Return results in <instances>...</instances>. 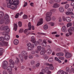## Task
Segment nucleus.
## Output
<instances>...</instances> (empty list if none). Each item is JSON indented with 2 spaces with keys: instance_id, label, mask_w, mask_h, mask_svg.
Here are the masks:
<instances>
[{
  "instance_id": "obj_1",
  "label": "nucleus",
  "mask_w": 74,
  "mask_h": 74,
  "mask_svg": "<svg viewBox=\"0 0 74 74\" xmlns=\"http://www.w3.org/2000/svg\"><path fill=\"white\" fill-rule=\"evenodd\" d=\"M14 1V0H12L11 2L7 3V6L8 8H10L11 7V5H12V4H14L16 5H18L19 4V1Z\"/></svg>"
},
{
  "instance_id": "obj_2",
  "label": "nucleus",
  "mask_w": 74,
  "mask_h": 74,
  "mask_svg": "<svg viewBox=\"0 0 74 74\" xmlns=\"http://www.w3.org/2000/svg\"><path fill=\"white\" fill-rule=\"evenodd\" d=\"M2 34L3 36H5L4 37V39L8 41L10 39V36L7 35V32H4L2 33Z\"/></svg>"
},
{
  "instance_id": "obj_3",
  "label": "nucleus",
  "mask_w": 74,
  "mask_h": 74,
  "mask_svg": "<svg viewBox=\"0 0 74 74\" xmlns=\"http://www.w3.org/2000/svg\"><path fill=\"white\" fill-rule=\"evenodd\" d=\"M31 41L32 43H34V45L36 46L40 43L39 41L36 42V39L34 38V36H33L31 37Z\"/></svg>"
},
{
  "instance_id": "obj_4",
  "label": "nucleus",
  "mask_w": 74,
  "mask_h": 74,
  "mask_svg": "<svg viewBox=\"0 0 74 74\" xmlns=\"http://www.w3.org/2000/svg\"><path fill=\"white\" fill-rule=\"evenodd\" d=\"M41 71L43 73H44L45 72V73H47L48 74H49L51 73V72L49 71V68L47 67H45V69H42Z\"/></svg>"
},
{
  "instance_id": "obj_5",
  "label": "nucleus",
  "mask_w": 74,
  "mask_h": 74,
  "mask_svg": "<svg viewBox=\"0 0 74 74\" xmlns=\"http://www.w3.org/2000/svg\"><path fill=\"white\" fill-rule=\"evenodd\" d=\"M28 26V29H25L24 31V33H27V30H30L32 29V25H31V23L30 22L29 23Z\"/></svg>"
},
{
  "instance_id": "obj_6",
  "label": "nucleus",
  "mask_w": 74,
  "mask_h": 74,
  "mask_svg": "<svg viewBox=\"0 0 74 74\" xmlns=\"http://www.w3.org/2000/svg\"><path fill=\"white\" fill-rule=\"evenodd\" d=\"M0 46L3 47H7L8 46V42L5 41H3L2 42H0Z\"/></svg>"
},
{
  "instance_id": "obj_7",
  "label": "nucleus",
  "mask_w": 74,
  "mask_h": 74,
  "mask_svg": "<svg viewBox=\"0 0 74 74\" xmlns=\"http://www.w3.org/2000/svg\"><path fill=\"white\" fill-rule=\"evenodd\" d=\"M3 65L2 66V68L4 70H6L7 69V66L8 64V62L7 61H5L3 62Z\"/></svg>"
},
{
  "instance_id": "obj_8",
  "label": "nucleus",
  "mask_w": 74,
  "mask_h": 74,
  "mask_svg": "<svg viewBox=\"0 0 74 74\" xmlns=\"http://www.w3.org/2000/svg\"><path fill=\"white\" fill-rule=\"evenodd\" d=\"M68 32H69L70 35H71L73 34L72 32H74V27H71L68 30Z\"/></svg>"
},
{
  "instance_id": "obj_9",
  "label": "nucleus",
  "mask_w": 74,
  "mask_h": 74,
  "mask_svg": "<svg viewBox=\"0 0 74 74\" xmlns=\"http://www.w3.org/2000/svg\"><path fill=\"white\" fill-rule=\"evenodd\" d=\"M8 28V26H6L4 27H3V26H1L0 28V29L1 30H4L5 31V30H7V29Z\"/></svg>"
},
{
  "instance_id": "obj_10",
  "label": "nucleus",
  "mask_w": 74,
  "mask_h": 74,
  "mask_svg": "<svg viewBox=\"0 0 74 74\" xmlns=\"http://www.w3.org/2000/svg\"><path fill=\"white\" fill-rule=\"evenodd\" d=\"M46 66H49V68L50 69V70H52L53 69V66H52V64H51L46 63Z\"/></svg>"
},
{
  "instance_id": "obj_11",
  "label": "nucleus",
  "mask_w": 74,
  "mask_h": 74,
  "mask_svg": "<svg viewBox=\"0 0 74 74\" xmlns=\"http://www.w3.org/2000/svg\"><path fill=\"white\" fill-rule=\"evenodd\" d=\"M41 50V46H39L37 47V49L36 51V52L37 53H38Z\"/></svg>"
},
{
  "instance_id": "obj_12",
  "label": "nucleus",
  "mask_w": 74,
  "mask_h": 74,
  "mask_svg": "<svg viewBox=\"0 0 74 74\" xmlns=\"http://www.w3.org/2000/svg\"><path fill=\"white\" fill-rule=\"evenodd\" d=\"M14 5H12L11 7L10 8L12 10H16V8H17V5H15V4H13Z\"/></svg>"
},
{
  "instance_id": "obj_13",
  "label": "nucleus",
  "mask_w": 74,
  "mask_h": 74,
  "mask_svg": "<svg viewBox=\"0 0 74 74\" xmlns=\"http://www.w3.org/2000/svg\"><path fill=\"white\" fill-rule=\"evenodd\" d=\"M65 56L66 58H70L72 56V55L71 53L67 52V53H66L65 54Z\"/></svg>"
},
{
  "instance_id": "obj_14",
  "label": "nucleus",
  "mask_w": 74,
  "mask_h": 74,
  "mask_svg": "<svg viewBox=\"0 0 74 74\" xmlns=\"http://www.w3.org/2000/svg\"><path fill=\"white\" fill-rule=\"evenodd\" d=\"M43 20H42V18H40L37 24V26H40V25H41L42 24V23H43V22H42Z\"/></svg>"
},
{
  "instance_id": "obj_15",
  "label": "nucleus",
  "mask_w": 74,
  "mask_h": 74,
  "mask_svg": "<svg viewBox=\"0 0 74 74\" xmlns=\"http://www.w3.org/2000/svg\"><path fill=\"white\" fill-rule=\"evenodd\" d=\"M67 28L65 26H64L62 28V31L63 32H67Z\"/></svg>"
},
{
  "instance_id": "obj_16",
  "label": "nucleus",
  "mask_w": 74,
  "mask_h": 74,
  "mask_svg": "<svg viewBox=\"0 0 74 74\" xmlns=\"http://www.w3.org/2000/svg\"><path fill=\"white\" fill-rule=\"evenodd\" d=\"M60 7V4L57 3H54L53 6V8H58V7Z\"/></svg>"
},
{
  "instance_id": "obj_17",
  "label": "nucleus",
  "mask_w": 74,
  "mask_h": 74,
  "mask_svg": "<svg viewBox=\"0 0 74 74\" xmlns=\"http://www.w3.org/2000/svg\"><path fill=\"white\" fill-rule=\"evenodd\" d=\"M3 18L4 20H7L9 19V16L7 14H5L4 15Z\"/></svg>"
},
{
  "instance_id": "obj_18",
  "label": "nucleus",
  "mask_w": 74,
  "mask_h": 74,
  "mask_svg": "<svg viewBox=\"0 0 74 74\" xmlns=\"http://www.w3.org/2000/svg\"><path fill=\"white\" fill-rule=\"evenodd\" d=\"M59 11L60 12H64V8L62 6L60 7L59 8Z\"/></svg>"
},
{
  "instance_id": "obj_19",
  "label": "nucleus",
  "mask_w": 74,
  "mask_h": 74,
  "mask_svg": "<svg viewBox=\"0 0 74 74\" xmlns=\"http://www.w3.org/2000/svg\"><path fill=\"white\" fill-rule=\"evenodd\" d=\"M52 13L50 11V12H47L46 13V16H48L49 17H51Z\"/></svg>"
},
{
  "instance_id": "obj_20",
  "label": "nucleus",
  "mask_w": 74,
  "mask_h": 74,
  "mask_svg": "<svg viewBox=\"0 0 74 74\" xmlns=\"http://www.w3.org/2000/svg\"><path fill=\"white\" fill-rule=\"evenodd\" d=\"M45 19L47 22H49V21H51V17L46 16L45 17Z\"/></svg>"
},
{
  "instance_id": "obj_21",
  "label": "nucleus",
  "mask_w": 74,
  "mask_h": 74,
  "mask_svg": "<svg viewBox=\"0 0 74 74\" xmlns=\"http://www.w3.org/2000/svg\"><path fill=\"white\" fill-rule=\"evenodd\" d=\"M21 54L23 56H25V55H27V53L25 51H23L21 52Z\"/></svg>"
},
{
  "instance_id": "obj_22",
  "label": "nucleus",
  "mask_w": 74,
  "mask_h": 74,
  "mask_svg": "<svg viewBox=\"0 0 74 74\" xmlns=\"http://www.w3.org/2000/svg\"><path fill=\"white\" fill-rule=\"evenodd\" d=\"M4 15V13L3 12H0V19L3 17Z\"/></svg>"
},
{
  "instance_id": "obj_23",
  "label": "nucleus",
  "mask_w": 74,
  "mask_h": 74,
  "mask_svg": "<svg viewBox=\"0 0 74 74\" xmlns=\"http://www.w3.org/2000/svg\"><path fill=\"white\" fill-rule=\"evenodd\" d=\"M71 21V20L70 18L69 17H66V21H67V22H70Z\"/></svg>"
},
{
  "instance_id": "obj_24",
  "label": "nucleus",
  "mask_w": 74,
  "mask_h": 74,
  "mask_svg": "<svg viewBox=\"0 0 74 74\" xmlns=\"http://www.w3.org/2000/svg\"><path fill=\"white\" fill-rule=\"evenodd\" d=\"M14 45H17L19 43V40L18 39H15L14 40Z\"/></svg>"
},
{
  "instance_id": "obj_25",
  "label": "nucleus",
  "mask_w": 74,
  "mask_h": 74,
  "mask_svg": "<svg viewBox=\"0 0 74 74\" xmlns=\"http://www.w3.org/2000/svg\"><path fill=\"white\" fill-rule=\"evenodd\" d=\"M12 70V69L10 66H8L7 67V70L9 72H11Z\"/></svg>"
},
{
  "instance_id": "obj_26",
  "label": "nucleus",
  "mask_w": 74,
  "mask_h": 74,
  "mask_svg": "<svg viewBox=\"0 0 74 74\" xmlns=\"http://www.w3.org/2000/svg\"><path fill=\"white\" fill-rule=\"evenodd\" d=\"M47 52L48 55H50L52 52V50L51 49H48L47 50Z\"/></svg>"
},
{
  "instance_id": "obj_27",
  "label": "nucleus",
  "mask_w": 74,
  "mask_h": 74,
  "mask_svg": "<svg viewBox=\"0 0 74 74\" xmlns=\"http://www.w3.org/2000/svg\"><path fill=\"white\" fill-rule=\"evenodd\" d=\"M42 57L45 59L47 60L48 58V56L47 54H44L42 56Z\"/></svg>"
},
{
  "instance_id": "obj_28",
  "label": "nucleus",
  "mask_w": 74,
  "mask_h": 74,
  "mask_svg": "<svg viewBox=\"0 0 74 74\" xmlns=\"http://www.w3.org/2000/svg\"><path fill=\"white\" fill-rule=\"evenodd\" d=\"M14 29L15 31H16V30L17 29V28L18 27V25L16 24H15L14 25Z\"/></svg>"
},
{
  "instance_id": "obj_29",
  "label": "nucleus",
  "mask_w": 74,
  "mask_h": 74,
  "mask_svg": "<svg viewBox=\"0 0 74 74\" xmlns=\"http://www.w3.org/2000/svg\"><path fill=\"white\" fill-rule=\"evenodd\" d=\"M5 23L6 25L9 24V23H10V21L8 20V19L7 20H5Z\"/></svg>"
},
{
  "instance_id": "obj_30",
  "label": "nucleus",
  "mask_w": 74,
  "mask_h": 74,
  "mask_svg": "<svg viewBox=\"0 0 74 74\" xmlns=\"http://www.w3.org/2000/svg\"><path fill=\"white\" fill-rule=\"evenodd\" d=\"M48 60L49 62H52L53 60V57H50L49 58Z\"/></svg>"
},
{
  "instance_id": "obj_31",
  "label": "nucleus",
  "mask_w": 74,
  "mask_h": 74,
  "mask_svg": "<svg viewBox=\"0 0 74 74\" xmlns=\"http://www.w3.org/2000/svg\"><path fill=\"white\" fill-rule=\"evenodd\" d=\"M4 22H5V20L1 19L0 21V24L2 25V24H3L4 23Z\"/></svg>"
},
{
  "instance_id": "obj_32",
  "label": "nucleus",
  "mask_w": 74,
  "mask_h": 74,
  "mask_svg": "<svg viewBox=\"0 0 74 74\" xmlns=\"http://www.w3.org/2000/svg\"><path fill=\"white\" fill-rule=\"evenodd\" d=\"M68 11L70 12H72L73 11V10L72 8H68L67 10Z\"/></svg>"
},
{
  "instance_id": "obj_33",
  "label": "nucleus",
  "mask_w": 74,
  "mask_h": 74,
  "mask_svg": "<svg viewBox=\"0 0 74 74\" xmlns=\"http://www.w3.org/2000/svg\"><path fill=\"white\" fill-rule=\"evenodd\" d=\"M72 26V23H69L67 25V27H70V26Z\"/></svg>"
},
{
  "instance_id": "obj_34",
  "label": "nucleus",
  "mask_w": 74,
  "mask_h": 74,
  "mask_svg": "<svg viewBox=\"0 0 74 74\" xmlns=\"http://www.w3.org/2000/svg\"><path fill=\"white\" fill-rule=\"evenodd\" d=\"M48 28V25H44V29L45 30H46Z\"/></svg>"
},
{
  "instance_id": "obj_35",
  "label": "nucleus",
  "mask_w": 74,
  "mask_h": 74,
  "mask_svg": "<svg viewBox=\"0 0 74 74\" xmlns=\"http://www.w3.org/2000/svg\"><path fill=\"white\" fill-rule=\"evenodd\" d=\"M23 18L24 19H27V16L25 14L23 16Z\"/></svg>"
},
{
  "instance_id": "obj_36",
  "label": "nucleus",
  "mask_w": 74,
  "mask_h": 74,
  "mask_svg": "<svg viewBox=\"0 0 74 74\" xmlns=\"http://www.w3.org/2000/svg\"><path fill=\"white\" fill-rule=\"evenodd\" d=\"M18 26L19 27H21L22 25V22H21V21H18Z\"/></svg>"
},
{
  "instance_id": "obj_37",
  "label": "nucleus",
  "mask_w": 74,
  "mask_h": 74,
  "mask_svg": "<svg viewBox=\"0 0 74 74\" xmlns=\"http://www.w3.org/2000/svg\"><path fill=\"white\" fill-rule=\"evenodd\" d=\"M9 62L11 64H14V62L11 59L9 60Z\"/></svg>"
},
{
  "instance_id": "obj_38",
  "label": "nucleus",
  "mask_w": 74,
  "mask_h": 74,
  "mask_svg": "<svg viewBox=\"0 0 74 74\" xmlns=\"http://www.w3.org/2000/svg\"><path fill=\"white\" fill-rule=\"evenodd\" d=\"M46 43H42V45L44 47H47V44Z\"/></svg>"
},
{
  "instance_id": "obj_39",
  "label": "nucleus",
  "mask_w": 74,
  "mask_h": 74,
  "mask_svg": "<svg viewBox=\"0 0 74 74\" xmlns=\"http://www.w3.org/2000/svg\"><path fill=\"white\" fill-rule=\"evenodd\" d=\"M49 3L50 4H53L54 3V1L52 0H50L49 1Z\"/></svg>"
},
{
  "instance_id": "obj_40",
  "label": "nucleus",
  "mask_w": 74,
  "mask_h": 74,
  "mask_svg": "<svg viewBox=\"0 0 74 74\" xmlns=\"http://www.w3.org/2000/svg\"><path fill=\"white\" fill-rule=\"evenodd\" d=\"M66 73H69L70 71V68L67 67L66 69Z\"/></svg>"
},
{
  "instance_id": "obj_41",
  "label": "nucleus",
  "mask_w": 74,
  "mask_h": 74,
  "mask_svg": "<svg viewBox=\"0 0 74 74\" xmlns=\"http://www.w3.org/2000/svg\"><path fill=\"white\" fill-rule=\"evenodd\" d=\"M23 29L21 28L20 29V30L19 31V32L20 33H23Z\"/></svg>"
},
{
  "instance_id": "obj_42",
  "label": "nucleus",
  "mask_w": 74,
  "mask_h": 74,
  "mask_svg": "<svg viewBox=\"0 0 74 74\" xmlns=\"http://www.w3.org/2000/svg\"><path fill=\"white\" fill-rule=\"evenodd\" d=\"M3 74H8V72L7 71H6V70H5L3 71Z\"/></svg>"
},
{
  "instance_id": "obj_43",
  "label": "nucleus",
  "mask_w": 74,
  "mask_h": 74,
  "mask_svg": "<svg viewBox=\"0 0 74 74\" xmlns=\"http://www.w3.org/2000/svg\"><path fill=\"white\" fill-rule=\"evenodd\" d=\"M34 63H35V62L34 60H32L31 62V64L32 65H33V64H34Z\"/></svg>"
},
{
  "instance_id": "obj_44",
  "label": "nucleus",
  "mask_w": 74,
  "mask_h": 74,
  "mask_svg": "<svg viewBox=\"0 0 74 74\" xmlns=\"http://www.w3.org/2000/svg\"><path fill=\"white\" fill-rule=\"evenodd\" d=\"M69 7V4H66L65 6V8L66 9L68 8Z\"/></svg>"
},
{
  "instance_id": "obj_45",
  "label": "nucleus",
  "mask_w": 74,
  "mask_h": 74,
  "mask_svg": "<svg viewBox=\"0 0 74 74\" xmlns=\"http://www.w3.org/2000/svg\"><path fill=\"white\" fill-rule=\"evenodd\" d=\"M71 12H66V14L67 15H71Z\"/></svg>"
},
{
  "instance_id": "obj_46",
  "label": "nucleus",
  "mask_w": 74,
  "mask_h": 74,
  "mask_svg": "<svg viewBox=\"0 0 74 74\" xmlns=\"http://www.w3.org/2000/svg\"><path fill=\"white\" fill-rule=\"evenodd\" d=\"M50 11L51 12H55L56 11V9H52V10H51Z\"/></svg>"
},
{
  "instance_id": "obj_47",
  "label": "nucleus",
  "mask_w": 74,
  "mask_h": 74,
  "mask_svg": "<svg viewBox=\"0 0 74 74\" xmlns=\"http://www.w3.org/2000/svg\"><path fill=\"white\" fill-rule=\"evenodd\" d=\"M4 37H0V41H4Z\"/></svg>"
},
{
  "instance_id": "obj_48",
  "label": "nucleus",
  "mask_w": 74,
  "mask_h": 74,
  "mask_svg": "<svg viewBox=\"0 0 74 74\" xmlns=\"http://www.w3.org/2000/svg\"><path fill=\"white\" fill-rule=\"evenodd\" d=\"M71 17L72 18H74V14L73 13V12H71Z\"/></svg>"
},
{
  "instance_id": "obj_49",
  "label": "nucleus",
  "mask_w": 74,
  "mask_h": 74,
  "mask_svg": "<svg viewBox=\"0 0 74 74\" xmlns=\"http://www.w3.org/2000/svg\"><path fill=\"white\" fill-rule=\"evenodd\" d=\"M28 58H29V59L33 58V55H29V56Z\"/></svg>"
},
{
  "instance_id": "obj_50",
  "label": "nucleus",
  "mask_w": 74,
  "mask_h": 74,
  "mask_svg": "<svg viewBox=\"0 0 74 74\" xmlns=\"http://www.w3.org/2000/svg\"><path fill=\"white\" fill-rule=\"evenodd\" d=\"M28 49H29V51H32V50H33V48L30 46L28 47Z\"/></svg>"
},
{
  "instance_id": "obj_51",
  "label": "nucleus",
  "mask_w": 74,
  "mask_h": 74,
  "mask_svg": "<svg viewBox=\"0 0 74 74\" xmlns=\"http://www.w3.org/2000/svg\"><path fill=\"white\" fill-rule=\"evenodd\" d=\"M14 64H10V66L11 67L14 68Z\"/></svg>"
},
{
  "instance_id": "obj_52",
  "label": "nucleus",
  "mask_w": 74,
  "mask_h": 74,
  "mask_svg": "<svg viewBox=\"0 0 74 74\" xmlns=\"http://www.w3.org/2000/svg\"><path fill=\"white\" fill-rule=\"evenodd\" d=\"M44 52L43 51H41L40 52V54L41 55H44Z\"/></svg>"
},
{
  "instance_id": "obj_53",
  "label": "nucleus",
  "mask_w": 74,
  "mask_h": 74,
  "mask_svg": "<svg viewBox=\"0 0 74 74\" xmlns=\"http://www.w3.org/2000/svg\"><path fill=\"white\" fill-rule=\"evenodd\" d=\"M27 45L29 47H31V45H32V44L30 43H28L27 44Z\"/></svg>"
},
{
  "instance_id": "obj_54",
  "label": "nucleus",
  "mask_w": 74,
  "mask_h": 74,
  "mask_svg": "<svg viewBox=\"0 0 74 74\" xmlns=\"http://www.w3.org/2000/svg\"><path fill=\"white\" fill-rule=\"evenodd\" d=\"M19 15V14L18 13L16 14V16H15V18H18Z\"/></svg>"
},
{
  "instance_id": "obj_55",
  "label": "nucleus",
  "mask_w": 74,
  "mask_h": 74,
  "mask_svg": "<svg viewBox=\"0 0 74 74\" xmlns=\"http://www.w3.org/2000/svg\"><path fill=\"white\" fill-rule=\"evenodd\" d=\"M54 1H55L56 3H59L61 1V0H53Z\"/></svg>"
},
{
  "instance_id": "obj_56",
  "label": "nucleus",
  "mask_w": 74,
  "mask_h": 74,
  "mask_svg": "<svg viewBox=\"0 0 74 74\" xmlns=\"http://www.w3.org/2000/svg\"><path fill=\"white\" fill-rule=\"evenodd\" d=\"M38 33V34H40V35H45V34L42 32H39Z\"/></svg>"
},
{
  "instance_id": "obj_57",
  "label": "nucleus",
  "mask_w": 74,
  "mask_h": 74,
  "mask_svg": "<svg viewBox=\"0 0 74 74\" xmlns=\"http://www.w3.org/2000/svg\"><path fill=\"white\" fill-rule=\"evenodd\" d=\"M18 57L20 58L21 59L22 58H23V56H22L21 55V54H19L18 55Z\"/></svg>"
},
{
  "instance_id": "obj_58",
  "label": "nucleus",
  "mask_w": 74,
  "mask_h": 74,
  "mask_svg": "<svg viewBox=\"0 0 74 74\" xmlns=\"http://www.w3.org/2000/svg\"><path fill=\"white\" fill-rule=\"evenodd\" d=\"M50 25L51 26H54V23L53 22H51L50 23Z\"/></svg>"
},
{
  "instance_id": "obj_59",
  "label": "nucleus",
  "mask_w": 74,
  "mask_h": 74,
  "mask_svg": "<svg viewBox=\"0 0 74 74\" xmlns=\"http://www.w3.org/2000/svg\"><path fill=\"white\" fill-rule=\"evenodd\" d=\"M66 17L65 18V17L64 16H63L62 17V19L64 21H66Z\"/></svg>"
},
{
  "instance_id": "obj_60",
  "label": "nucleus",
  "mask_w": 74,
  "mask_h": 74,
  "mask_svg": "<svg viewBox=\"0 0 74 74\" xmlns=\"http://www.w3.org/2000/svg\"><path fill=\"white\" fill-rule=\"evenodd\" d=\"M40 63H38L36 65V67H38L40 66Z\"/></svg>"
},
{
  "instance_id": "obj_61",
  "label": "nucleus",
  "mask_w": 74,
  "mask_h": 74,
  "mask_svg": "<svg viewBox=\"0 0 74 74\" xmlns=\"http://www.w3.org/2000/svg\"><path fill=\"white\" fill-rule=\"evenodd\" d=\"M4 51V50L1 48H0V52Z\"/></svg>"
},
{
  "instance_id": "obj_62",
  "label": "nucleus",
  "mask_w": 74,
  "mask_h": 74,
  "mask_svg": "<svg viewBox=\"0 0 74 74\" xmlns=\"http://www.w3.org/2000/svg\"><path fill=\"white\" fill-rule=\"evenodd\" d=\"M27 57H28L27 56H24V59L25 60H27Z\"/></svg>"
},
{
  "instance_id": "obj_63",
  "label": "nucleus",
  "mask_w": 74,
  "mask_h": 74,
  "mask_svg": "<svg viewBox=\"0 0 74 74\" xmlns=\"http://www.w3.org/2000/svg\"><path fill=\"white\" fill-rule=\"evenodd\" d=\"M71 4L72 6H74V1L71 2Z\"/></svg>"
},
{
  "instance_id": "obj_64",
  "label": "nucleus",
  "mask_w": 74,
  "mask_h": 74,
  "mask_svg": "<svg viewBox=\"0 0 74 74\" xmlns=\"http://www.w3.org/2000/svg\"><path fill=\"white\" fill-rule=\"evenodd\" d=\"M47 48H48V49H51V46L49 45H47Z\"/></svg>"
}]
</instances>
